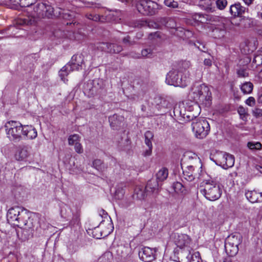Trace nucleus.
Masks as SVG:
<instances>
[{"mask_svg":"<svg viewBox=\"0 0 262 262\" xmlns=\"http://www.w3.org/2000/svg\"><path fill=\"white\" fill-rule=\"evenodd\" d=\"M204 188L201 192L206 199L211 201L218 200L221 196L222 190L220 184L212 179L206 180L203 182Z\"/></svg>","mask_w":262,"mask_h":262,"instance_id":"nucleus-1","label":"nucleus"},{"mask_svg":"<svg viewBox=\"0 0 262 262\" xmlns=\"http://www.w3.org/2000/svg\"><path fill=\"white\" fill-rule=\"evenodd\" d=\"M7 137L14 142L18 143L24 139V125L18 121L11 120L4 126Z\"/></svg>","mask_w":262,"mask_h":262,"instance_id":"nucleus-2","label":"nucleus"},{"mask_svg":"<svg viewBox=\"0 0 262 262\" xmlns=\"http://www.w3.org/2000/svg\"><path fill=\"white\" fill-rule=\"evenodd\" d=\"M83 63V56L81 55H74L69 61L59 72V75L62 80L65 81V76H67L70 72L82 69Z\"/></svg>","mask_w":262,"mask_h":262,"instance_id":"nucleus-3","label":"nucleus"},{"mask_svg":"<svg viewBox=\"0 0 262 262\" xmlns=\"http://www.w3.org/2000/svg\"><path fill=\"white\" fill-rule=\"evenodd\" d=\"M192 130L196 138L203 139L208 134L210 125L207 120L197 118L191 123Z\"/></svg>","mask_w":262,"mask_h":262,"instance_id":"nucleus-4","label":"nucleus"},{"mask_svg":"<svg viewBox=\"0 0 262 262\" xmlns=\"http://www.w3.org/2000/svg\"><path fill=\"white\" fill-rule=\"evenodd\" d=\"M136 7L140 13L152 15L157 12L158 4L151 0H140L136 4Z\"/></svg>","mask_w":262,"mask_h":262,"instance_id":"nucleus-5","label":"nucleus"},{"mask_svg":"<svg viewBox=\"0 0 262 262\" xmlns=\"http://www.w3.org/2000/svg\"><path fill=\"white\" fill-rule=\"evenodd\" d=\"M84 89L86 91H88L89 95L91 96H101L105 93L103 82L100 79H95L88 82Z\"/></svg>","mask_w":262,"mask_h":262,"instance_id":"nucleus-6","label":"nucleus"},{"mask_svg":"<svg viewBox=\"0 0 262 262\" xmlns=\"http://www.w3.org/2000/svg\"><path fill=\"white\" fill-rule=\"evenodd\" d=\"M216 164L227 169L232 167L234 164V157L233 155L223 152H221L216 155L215 161Z\"/></svg>","mask_w":262,"mask_h":262,"instance_id":"nucleus-7","label":"nucleus"},{"mask_svg":"<svg viewBox=\"0 0 262 262\" xmlns=\"http://www.w3.org/2000/svg\"><path fill=\"white\" fill-rule=\"evenodd\" d=\"M190 96L193 98L194 101H197L201 98L203 99H206L207 97H210L211 93L209 92V88L204 84L199 85L192 89L191 93Z\"/></svg>","mask_w":262,"mask_h":262,"instance_id":"nucleus-8","label":"nucleus"},{"mask_svg":"<svg viewBox=\"0 0 262 262\" xmlns=\"http://www.w3.org/2000/svg\"><path fill=\"white\" fill-rule=\"evenodd\" d=\"M98 50L111 54H118L123 50L122 47L115 43L98 42L96 45Z\"/></svg>","mask_w":262,"mask_h":262,"instance_id":"nucleus-9","label":"nucleus"},{"mask_svg":"<svg viewBox=\"0 0 262 262\" xmlns=\"http://www.w3.org/2000/svg\"><path fill=\"white\" fill-rule=\"evenodd\" d=\"M156 251L148 247L142 248L138 252L140 259L144 262H151L155 257Z\"/></svg>","mask_w":262,"mask_h":262,"instance_id":"nucleus-10","label":"nucleus"},{"mask_svg":"<svg viewBox=\"0 0 262 262\" xmlns=\"http://www.w3.org/2000/svg\"><path fill=\"white\" fill-rule=\"evenodd\" d=\"M158 22L162 25V28L163 27H167L171 29L170 33L174 35H178L179 27H177V23L174 18L169 17H161L159 18Z\"/></svg>","mask_w":262,"mask_h":262,"instance_id":"nucleus-11","label":"nucleus"},{"mask_svg":"<svg viewBox=\"0 0 262 262\" xmlns=\"http://www.w3.org/2000/svg\"><path fill=\"white\" fill-rule=\"evenodd\" d=\"M30 220H35L30 216V213L26 209L21 208V211L16 220L14 221L13 224L18 227H22L27 225V222H28Z\"/></svg>","mask_w":262,"mask_h":262,"instance_id":"nucleus-12","label":"nucleus"},{"mask_svg":"<svg viewBox=\"0 0 262 262\" xmlns=\"http://www.w3.org/2000/svg\"><path fill=\"white\" fill-rule=\"evenodd\" d=\"M26 224L24 227H20L22 229L21 236L24 240H27L33 237L36 221L30 220Z\"/></svg>","mask_w":262,"mask_h":262,"instance_id":"nucleus-13","label":"nucleus"},{"mask_svg":"<svg viewBox=\"0 0 262 262\" xmlns=\"http://www.w3.org/2000/svg\"><path fill=\"white\" fill-rule=\"evenodd\" d=\"M190 67L191 63L189 61L184 60L182 63V68L184 71L181 70V73H183V75L181 76V87L186 86L190 82L189 78Z\"/></svg>","mask_w":262,"mask_h":262,"instance_id":"nucleus-14","label":"nucleus"},{"mask_svg":"<svg viewBox=\"0 0 262 262\" xmlns=\"http://www.w3.org/2000/svg\"><path fill=\"white\" fill-rule=\"evenodd\" d=\"M179 69L172 68L166 75V83L168 85H173L174 86H179Z\"/></svg>","mask_w":262,"mask_h":262,"instance_id":"nucleus-15","label":"nucleus"},{"mask_svg":"<svg viewBox=\"0 0 262 262\" xmlns=\"http://www.w3.org/2000/svg\"><path fill=\"white\" fill-rule=\"evenodd\" d=\"M111 127L114 130H118L121 127L124 117L117 114H114L108 118Z\"/></svg>","mask_w":262,"mask_h":262,"instance_id":"nucleus-16","label":"nucleus"},{"mask_svg":"<svg viewBox=\"0 0 262 262\" xmlns=\"http://www.w3.org/2000/svg\"><path fill=\"white\" fill-rule=\"evenodd\" d=\"M246 10L248 9L242 6L239 3H236L230 6V13L234 17H242Z\"/></svg>","mask_w":262,"mask_h":262,"instance_id":"nucleus-17","label":"nucleus"},{"mask_svg":"<svg viewBox=\"0 0 262 262\" xmlns=\"http://www.w3.org/2000/svg\"><path fill=\"white\" fill-rule=\"evenodd\" d=\"M190 243L191 239L188 235L186 234L181 235V252L183 255H186L187 252L190 254V251L192 250L189 246Z\"/></svg>","mask_w":262,"mask_h":262,"instance_id":"nucleus-18","label":"nucleus"},{"mask_svg":"<svg viewBox=\"0 0 262 262\" xmlns=\"http://www.w3.org/2000/svg\"><path fill=\"white\" fill-rule=\"evenodd\" d=\"M245 195L247 199L252 203L262 202V193L255 190H248L245 192Z\"/></svg>","mask_w":262,"mask_h":262,"instance_id":"nucleus-19","label":"nucleus"},{"mask_svg":"<svg viewBox=\"0 0 262 262\" xmlns=\"http://www.w3.org/2000/svg\"><path fill=\"white\" fill-rule=\"evenodd\" d=\"M162 185L156 178H152L148 181L145 190L146 192H157Z\"/></svg>","mask_w":262,"mask_h":262,"instance_id":"nucleus-20","label":"nucleus"},{"mask_svg":"<svg viewBox=\"0 0 262 262\" xmlns=\"http://www.w3.org/2000/svg\"><path fill=\"white\" fill-rule=\"evenodd\" d=\"M24 139H34L37 136L36 129L31 125H24Z\"/></svg>","mask_w":262,"mask_h":262,"instance_id":"nucleus-21","label":"nucleus"},{"mask_svg":"<svg viewBox=\"0 0 262 262\" xmlns=\"http://www.w3.org/2000/svg\"><path fill=\"white\" fill-rule=\"evenodd\" d=\"M28 146L26 145H20L18 147V150L15 154L17 160L22 161L27 158L29 155Z\"/></svg>","mask_w":262,"mask_h":262,"instance_id":"nucleus-22","label":"nucleus"},{"mask_svg":"<svg viewBox=\"0 0 262 262\" xmlns=\"http://www.w3.org/2000/svg\"><path fill=\"white\" fill-rule=\"evenodd\" d=\"M21 208L20 207L15 206L9 209L7 215L8 221L14 222L19 215Z\"/></svg>","mask_w":262,"mask_h":262,"instance_id":"nucleus-23","label":"nucleus"},{"mask_svg":"<svg viewBox=\"0 0 262 262\" xmlns=\"http://www.w3.org/2000/svg\"><path fill=\"white\" fill-rule=\"evenodd\" d=\"M60 208L61 216L67 220H70L74 212L67 205L63 203L60 205Z\"/></svg>","mask_w":262,"mask_h":262,"instance_id":"nucleus-24","label":"nucleus"},{"mask_svg":"<svg viewBox=\"0 0 262 262\" xmlns=\"http://www.w3.org/2000/svg\"><path fill=\"white\" fill-rule=\"evenodd\" d=\"M225 242L238 246L242 242V236L239 233L232 234L226 238Z\"/></svg>","mask_w":262,"mask_h":262,"instance_id":"nucleus-25","label":"nucleus"},{"mask_svg":"<svg viewBox=\"0 0 262 262\" xmlns=\"http://www.w3.org/2000/svg\"><path fill=\"white\" fill-rule=\"evenodd\" d=\"M47 2L37 3L34 4L33 7V11L34 14L36 15L38 17H42L43 15H46V13H44L43 9L46 8V3Z\"/></svg>","mask_w":262,"mask_h":262,"instance_id":"nucleus-26","label":"nucleus"},{"mask_svg":"<svg viewBox=\"0 0 262 262\" xmlns=\"http://www.w3.org/2000/svg\"><path fill=\"white\" fill-rule=\"evenodd\" d=\"M154 102L158 109L167 108L170 106L169 102L165 98L157 96L154 99Z\"/></svg>","mask_w":262,"mask_h":262,"instance_id":"nucleus-27","label":"nucleus"},{"mask_svg":"<svg viewBox=\"0 0 262 262\" xmlns=\"http://www.w3.org/2000/svg\"><path fill=\"white\" fill-rule=\"evenodd\" d=\"M225 250L229 256H234L238 253L239 249L238 246L225 242Z\"/></svg>","mask_w":262,"mask_h":262,"instance_id":"nucleus-28","label":"nucleus"},{"mask_svg":"<svg viewBox=\"0 0 262 262\" xmlns=\"http://www.w3.org/2000/svg\"><path fill=\"white\" fill-rule=\"evenodd\" d=\"M202 14L195 13L189 18H181V23H186L187 25H192L195 22H199Z\"/></svg>","mask_w":262,"mask_h":262,"instance_id":"nucleus-29","label":"nucleus"},{"mask_svg":"<svg viewBox=\"0 0 262 262\" xmlns=\"http://www.w3.org/2000/svg\"><path fill=\"white\" fill-rule=\"evenodd\" d=\"M168 175V169L165 167H163L157 173L156 178L162 184V183L167 179Z\"/></svg>","mask_w":262,"mask_h":262,"instance_id":"nucleus-30","label":"nucleus"},{"mask_svg":"<svg viewBox=\"0 0 262 262\" xmlns=\"http://www.w3.org/2000/svg\"><path fill=\"white\" fill-rule=\"evenodd\" d=\"M35 61V57L33 55H28L26 56L23 60V62L24 64L26 65L27 68L29 69L30 71L33 70L34 63Z\"/></svg>","mask_w":262,"mask_h":262,"instance_id":"nucleus-31","label":"nucleus"},{"mask_svg":"<svg viewBox=\"0 0 262 262\" xmlns=\"http://www.w3.org/2000/svg\"><path fill=\"white\" fill-rule=\"evenodd\" d=\"M187 169L183 170V174L184 178L189 182L193 181L194 177L193 175V167L191 165L188 166Z\"/></svg>","mask_w":262,"mask_h":262,"instance_id":"nucleus-32","label":"nucleus"},{"mask_svg":"<svg viewBox=\"0 0 262 262\" xmlns=\"http://www.w3.org/2000/svg\"><path fill=\"white\" fill-rule=\"evenodd\" d=\"M12 3L19 5L21 7H29L35 4L37 0H10Z\"/></svg>","mask_w":262,"mask_h":262,"instance_id":"nucleus-33","label":"nucleus"},{"mask_svg":"<svg viewBox=\"0 0 262 262\" xmlns=\"http://www.w3.org/2000/svg\"><path fill=\"white\" fill-rule=\"evenodd\" d=\"M80 212L78 210H76L75 212H73L72 217L69 222V225L71 227H74L76 226H78L80 223Z\"/></svg>","mask_w":262,"mask_h":262,"instance_id":"nucleus-34","label":"nucleus"},{"mask_svg":"<svg viewBox=\"0 0 262 262\" xmlns=\"http://www.w3.org/2000/svg\"><path fill=\"white\" fill-rule=\"evenodd\" d=\"M185 256L186 258L188 259L189 262H201L202 261V259L200 257V253L199 252H194L191 253L190 252V254L189 252H187L186 255H183Z\"/></svg>","mask_w":262,"mask_h":262,"instance_id":"nucleus-35","label":"nucleus"},{"mask_svg":"<svg viewBox=\"0 0 262 262\" xmlns=\"http://www.w3.org/2000/svg\"><path fill=\"white\" fill-rule=\"evenodd\" d=\"M46 8L43 9L44 13H46V15H43L42 17L40 18H51L53 15L54 9L53 7L50 4L49 2L46 3Z\"/></svg>","mask_w":262,"mask_h":262,"instance_id":"nucleus-36","label":"nucleus"},{"mask_svg":"<svg viewBox=\"0 0 262 262\" xmlns=\"http://www.w3.org/2000/svg\"><path fill=\"white\" fill-rule=\"evenodd\" d=\"M174 243L177 245V247L174 249L173 253L170 256V259L176 262H180L179 260V252L180 249V247L179 245V241H175Z\"/></svg>","mask_w":262,"mask_h":262,"instance_id":"nucleus-37","label":"nucleus"},{"mask_svg":"<svg viewBox=\"0 0 262 262\" xmlns=\"http://www.w3.org/2000/svg\"><path fill=\"white\" fill-rule=\"evenodd\" d=\"M253 88V85L251 82H245L241 86V89L242 92L245 94H250Z\"/></svg>","mask_w":262,"mask_h":262,"instance_id":"nucleus-38","label":"nucleus"},{"mask_svg":"<svg viewBox=\"0 0 262 262\" xmlns=\"http://www.w3.org/2000/svg\"><path fill=\"white\" fill-rule=\"evenodd\" d=\"M147 24V21L144 19H138L132 20L129 23V26L134 28H141L145 27Z\"/></svg>","mask_w":262,"mask_h":262,"instance_id":"nucleus-39","label":"nucleus"},{"mask_svg":"<svg viewBox=\"0 0 262 262\" xmlns=\"http://www.w3.org/2000/svg\"><path fill=\"white\" fill-rule=\"evenodd\" d=\"M82 246L80 242L76 241L69 245L68 249L70 253H74L78 251Z\"/></svg>","mask_w":262,"mask_h":262,"instance_id":"nucleus-40","label":"nucleus"},{"mask_svg":"<svg viewBox=\"0 0 262 262\" xmlns=\"http://www.w3.org/2000/svg\"><path fill=\"white\" fill-rule=\"evenodd\" d=\"M159 18L157 19V21H147V24L145 27H147L150 28L162 29L161 24L158 22Z\"/></svg>","mask_w":262,"mask_h":262,"instance_id":"nucleus-41","label":"nucleus"},{"mask_svg":"<svg viewBox=\"0 0 262 262\" xmlns=\"http://www.w3.org/2000/svg\"><path fill=\"white\" fill-rule=\"evenodd\" d=\"M213 33L215 38H220L224 36L226 31L223 28H215L213 29Z\"/></svg>","mask_w":262,"mask_h":262,"instance_id":"nucleus-42","label":"nucleus"},{"mask_svg":"<svg viewBox=\"0 0 262 262\" xmlns=\"http://www.w3.org/2000/svg\"><path fill=\"white\" fill-rule=\"evenodd\" d=\"M148 192H145L144 190H143L142 189L138 188L135 189V193L134 195V196L136 195V198L139 200H142L145 198V196L146 195V193H147Z\"/></svg>","mask_w":262,"mask_h":262,"instance_id":"nucleus-43","label":"nucleus"},{"mask_svg":"<svg viewBox=\"0 0 262 262\" xmlns=\"http://www.w3.org/2000/svg\"><path fill=\"white\" fill-rule=\"evenodd\" d=\"M238 113L240 116L241 119L244 121H246L248 115L246 109L242 106H240L237 109Z\"/></svg>","mask_w":262,"mask_h":262,"instance_id":"nucleus-44","label":"nucleus"},{"mask_svg":"<svg viewBox=\"0 0 262 262\" xmlns=\"http://www.w3.org/2000/svg\"><path fill=\"white\" fill-rule=\"evenodd\" d=\"M247 146L251 150H259L261 148L262 145L259 142L256 143L249 142L247 144Z\"/></svg>","mask_w":262,"mask_h":262,"instance_id":"nucleus-45","label":"nucleus"},{"mask_svg":"<svg viewBox=\"0 0 262 262\" xmlns=\"http://www.w3.org/2000/svg\"><path fill=\"white\" fill-rule=\"evenodd\" d=\"M80 137L78 134H73L69 136L68 138L69 144L70 145L75 144L76 142H79Z\"/></svg>","mask_w":262,"mask_h":262,"instance_id":"nucleus-46","label":"nucleus"},{"mask_svg":"<svg viewBox=\"0 0 262 262\" xmlns=\"http://www.w3.org/2000/svg\"><path fill=\"white\" fill-rule=\"evenodd\" d=\"M195 119H197L195 116L193 115H191V113H189V114H184L183 116L181 115V124H183L185 120L189 122L190 121H194Z\"/></svg>","mask_w":262,"mask_h":262,"instance_id":"nucleus-47","label":"nucleus"},{"mask_svg":"<svg viewBox=\"0 0 262 262\" xmlns=\"http://www.w3.org/2000/svg\"><path fill=\"white\" fill-rule=\"evenodd\" d=\"M102 161L100 159H96L93 162V166L98 170H102L103 168Z\"/></svg>","mask_w":262,"mask_h":262,"instance_id":"nucleus-48","label":"nucleus"},{"mask_svg":"<svg viewBox=\"0 0 262 262\" xmlns=\"http://www.w3.org/2000/svg\"><path fill=\"white\" fill-rule=\"evenodd\" d=\"M32 20L28 18L19 19L16 20V25L17 26H23L25 25H32Z\"/></svg>","mask_w":262,"mask_h":262,"instance_id":"nucleus-49","label":"nucleus"},{"mask_svg":"<svg viewBox=\"0 0 262 262\" xmlns=\"http://www.w3.org/2000/svg\"><path fill=\"white\" fill-rule=\"evenodd\" d=\"M85 17L95 21H98L100 20V16L98 14H94L93 13H86Z\"/></svg>","mask_w":262,"mask_h":262,"instance_id":"nucleus-50","label":"nucleus"},{"mask_svg":"<svg viewBox=\"0 0 262 262\" xmlns=\"http://www.w3.org/2000/svg\"><path fill=\"white\" fill-rule=\"evenodd\" d=\"M237 74L238 77L245 78L249 76V73L246 69L241 68L237 70Z\"/></svg>","mask_w":262,"mask_h":262,"instance_id":"nucleus-51","label":"nucleus"},{"mask_svg":"<svg viewBox=\"0 0 262 262\" xmlns=\"http://www.w3.org/2000/svg\"><path fill=\"white\" fill-rule=\"evenodd\" d=\"M216 5L220 10H223L227 5V1L226 0H217L216 1Z\"/></svg>","mask_w":262,"mask_h":262,"instance_id":"nucleus-52","label":"nucleus"},{"mask_svg":"<svg viewBox=\"0 0 262 262\" xmlns=\"http://www.w3.org/2000/svg\"><path fill=\"white\" fill-rule=\"evenodd\" d=\"M164 4L166 6L173 8H177L179 5L178 2L174 0H165Z\"/></svg>","mask_w":262,"mask_h":262,"instance_id":"nucleus-53","label":"nucleus"},{"mask_svg":"<svg viewBox=\"0 0 262 262\" xmlns=\"http://www.w3.org/2000/svg\"><path fill=\"white\" fill-rule=\"evenodd\" d=\"M194 46L196 48H198L199 50L203 52H206L207 51V49L206 47V45L204 43L201 42L200 41H197L196 43H194Z\"/></svg>","mask_w":262,"mask_h":262,"instance_id":"nucleus-54","label":"nucleus"},{"mask_svg":"<svg viewBox=\"0 0 262 262\" xmlns=\"http://www.w3.org/2000/svg\"><path fill=\"white\" fill-rule=\"evenodd\" d=\"M53 34L57 38L64 37L66 35L64 32L60 29L55 30L53 31Z\"/></svg>","mask_w":262,"mask_h":262,"instance_id":"nucleus-55","label":"nucleus"},{"mask_svg":"<svg viewBox=\"0 0 262 262\" xmlns=\"http://www.w3.org/2000/svg\"><path fill=\"white\" fill-rule=\"evenodd\" d=\"M141 54L144 57H151L152 56V50L151 49H144L142 50Z\"/></svg>","mask_w":262,"mask_h":262,"instance_id":"nucleus-56","label":"nucleus"},{"mask_svg":"<svg viewBox=\"0 0 262 262\" xmlns=\"http://www.w3.org/2000/svg\"><path fill=\"white\" fill-rule=\"evenodd\" d=\"M74 148L76 152L78 154H81L83 151L82 146L79 142H76Z\"/></svg>","mask_w":262,"mask_h":262,"instance_id":"nucleus-57","label":"nucleus"},{"mask_svg":"<svg viewBox=\"0 0 262 262\" xmlns=\"http://www.w3.org/2000/svg\"><path fill=\"white\" fill-rule=\"evenodd\" d=\"M252 114L256 118L262 116V109L256 108L252 111Z\"/></svg>","mask_w":262,"mask_h":262,"instance_id":"nucleus-58","label":"nucleus"},{"mask_svg":"<svg viewBox=\"0 0 262 262\" xmlns=\"http://www.w3.org/2000/svg\"><path fill=\"white\" fill-rule=\"evenodd\" d=\"M252 62L255 63L256 66L260 65L262 63V56L257 55L255 56Z\"/></svg>","mask_w":262,"mask_h":262,"instance_id":"nucleus-59","label":"nucleus"},{"mask_svg":"<svg viewBox=\"0 0 262 262\" xmlns=\"http://www.w3.org/2000/svg\"><path fill=\"white\" fill-rule=\"evenodd\" d=\"M192 153L191 152H190V151H186L185 152L184 154H183V158L182 159H181V162L184 160H186L187 159H190V158H192ZM182 164L181 163V165ZM181 168H182V166H181Z\"/></svg>","mask_w":262,"mask_h":262,"instance_id":"nucleus-60","label":"nucleus"},{"mask_svg":"<svg viewBox=\"0 0 262 262\" xmlns=\"http://www.w3.org/2000/svg\"><path fill=\"white\" fill-rule=\"evenodd\" d=\"M246 103L250 106H253L255 104V100L254 97H250L246 101Z\"/></svg>","mask_w":262,"mask_h":262,"instance_id":"nucleus-61","label":"nucleus"},{"mask_svg":"<svg viewBox=\"0 0 262 262\" xmlns=\"http://www.w3.org/2000/svg\"><path fill=\"white\" fill-rule=\"evenodd\" d=\"M172 189L174 191L177 193H179L180 191V183L177 182L173 183L172 185Z\"/></svg>","mask_w":262,"mask_h":262,"instance_id":"nucleus-62","label":"nucleus"},{"mask_svg":"<svg viewBox=\"0 0 262 262\" xmlns=\"http://www.w3.org/2000/svg\"><path fill=\"white\" fill-rule=\"evenodd\" d=\"M144 137L146 138L147 139H149L150 140H152L154 134L151 131L147 130L145 133Z\"/></svg>","mask_w":262,"mask_h":262,"instance_id":"nucleus-63","label":"nucleus"},{"mask_svg":"<svg viewBox=\"0 0 262 262\" xmlns=\"http://www.w3.org/2000/svg\"><path fill=\"white\" fill-rule=\"evenodd\" d=\"M150 37L151 38H160L161 37V32H159V31H157L154 33H151L150 34Z\"/></svg>","mask_w":262,"mask_h":262,"instance_id":"nucleus-64","label":"nucleus"}]
</instances>
